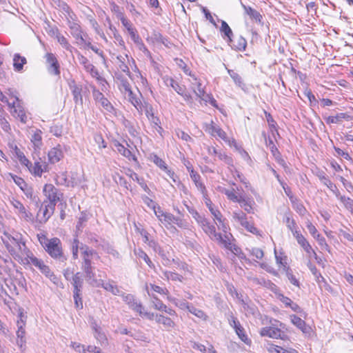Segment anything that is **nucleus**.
<instances>
[{"mask_svg":"<svg viewBox=\"0 0 353 353\" xmlns=\"http://www.w3.org/2000/svg\"><path fill=\"white\" fill-rule=\"evenodd\" d=\"M126 144L128 148L120 143L119 141H116L114 142V146L119 153L127 158L129 161H133L135 163H138L137 158L132 154L130 150L132 149V147L128 143Z\"/></svg>","mask_w":353,"mask_h":353,"instance_id":"obj_16","label":"nucleus"},{"mask_svg":"<svg viewBox=\"0 0 353 353\" xmlns=\"http://www.w3.org/2000/svg\"><path fill=\"white\" fill-rule=\"evenodd\" d=\"M44 250L54 259L61 262H64L67 259L63 252L61 241L59 238L50 239V242L46 245Z\"/></svg>","mask_w":353,"mask_h":353,"instance_id":"obj_3","label":"nucleus"},{"mask_svg":"<svg viewBox=\"0 0 353 353\" xmlns=\"http://www.w3.org/2000/svg\"><path fill=\"white\" fill-rule=\"evenodd\" d=\"M204 130L213 137H218L225 142H229L227 134L223 131L219 125H217L214 121H211L210 123H205Z\"/></svg>","mask_w":353,"mask_h":353,"instance_id":"obj_12","label":"nucleus"},{"mask_svg":"<svg viewBox=\"0 0 353 353\" xmlns=\"http://www.w3.org/2000/svg\"><path fill=\"white\" fill-rule=\"evenodd\" d=\"M28 169L34 175L41 176L43 172L48 171V165L46 162L37 161L34 162V165H32Z\"/></svg>","mask_w":353,"mask_h":353,"instance_id":"obj_22","label":"nucleus"},{"mask_svg":"<svg viewBox=\"0 0 353 353\" xmlns=\"http://www.w3.org/2000/svg\"><path fill=\"white\" fill-rule=\"evenodd\" d=\"M48 156L50 163L54 164L59 162L63 156L61 146L59 145L57 147L52 148L48 152Z\"/></svg>","mask_w":353,"mask_h":353,"instance_id":"obj_24","label":"nucleus"},{"mask_svg":"<svg viewBox=\"0 0 353 353\" xmlns=\"http://www.w3.org/2000/svg\"><path fill=\"white\" fill-rule=\"evenodd\" d=\"M188 311L192 313V314L195 315L199 319H201L203 320H207L208 316L205 314V313L202 311L200 309L196 308L195 307L192 305H190V307L188 308Z\"/></svg>","mask_w":353,"mask_h":353,"instance_id":"obj_51","label":"nucleus"},{"mask_svg":"<svg viewBox=\"0 0 353 353\" xmlns=\"http://www.w3.org/2000/svg\"><path fill=\"white\" fill-rule=\"evenodd\" d=\"M90 24L92 25V27L94 29L96 33L99 34L103 41L108 42V39L105 37L104 32L100 29L99 25L97 23V21L94 19H90Z\"/></svg>","mask_w":353,"mask_h":353,"instance_id":"obj_50","label":"nucleus"},{"mask_svg":"<svg viewBox=\"0 0 353 353\" xmlns=\"http://www.w3.org/2000/svg\"><path fill=\"white\" fill-rule=\"evenodd\" d=\"M9 146L13 150L14 155L21 165H25L27 168H30L32 166V163L26 157L23 152L21 151L16 144L10 143Z\"/></svg>","mask_w":353,"mask_h":353,"instance_id":"obj_20","label":"nucleus"},{"mask_svg":"<svg viewBox=\"0 0 353 353\" xmlns=\"http://www.w3.org/2000/svg\"><path fill=\"white\" fill-rule=\"evenodd\" d=\"M55 206L44 201L41 205L37 216L40 223H46L54 214Z\"/></svg>","mask_w":353,"mask_h":353,"instance_id":"obj_11","label":"nucleus"},{"mask_svg":"<svg viewBox=\"0 0 353 353\" xmlns=\"http://www.w3.org/2000/svg\"><path fill=\"white\" fill-rule=\"evenodd\" d=\"M223 192L227 196L228 199L234 201L239 203L241 198L243 197L242 195H238L235 192V190L234 189H225Z\"/></svg>","mask_w":353,"mask_h":353,"instance_id":"obj_44","label":"nucleus"},{"mask_svg":"<svg viewBox=\"0 0 353 353\" xmlns=\"http://www.w3.org/2000/svg\"><path fill=\"white\" fill-rule=\"evenodd\" d=\"M24 194L27 198L30 199L33 202H37L39 200L38 196L34 194L33 188L28 185L22 190Z\"/></svg>","mask_w":353,"mask_h":353,"instance_id":"obj_49","label":"nucleus"},{"mask_svg":"<svg viewBox=\"0 0 353 353\" xmlns=\"http://www.w3.org/2000/svg\"><path fill=\"white\" fill-rule=\"evenodd\" d=\"M72 285L74 287L73 292H81L83 288V280L79 272L72 275Z\"/></svg>","mask_w":353,"mask_h":353,"instance_id":"obj_36","label":"nucleus"},{"mask_svg":"<svg viewBox=\"0 0 353 353\" xmlns=\"http://www.w3.org/2000/svg\"><path fill=\"white\" fill-rule=\"evenodd\" d=\"M45 58L48 72L50 74L59 76L61 73L60 65L56 56L53 53L48 52L46 54Z\"/></svg>","mask_w":353,"mask_h":353,"instance_id":"obj_8","label":"nucleus"},{"mask_svg":"<svg viewBox=\"0 0 353 353\" xmlns=\"http://www.w3.org/2000/svg\"><path fill=\"white\" fill-rule=\"evenodd\" d=\"M346 117V114L339 113L336 116H330L326 118V122L327 123H338L342 121L343 119Z\"/></svg>","mask_w":353,"mask_h":353,"instance_id":"obj_54","label":"nucleus"},{"mask_svg":"<svg viewBox=\"0 0 353 353\" xmlns=\"http://www.w3.org/2000/svg\"><path fill=\"white\" fill-rule=\"evenodd\" d=\"M113 282L110 283H104V281L101 279H96L95 278L91 281L89 283L92 285L94 287H100L101 286L105 290L110 292L112 290V288H114V285L112 283Z\"/></svg>","mask_w":353,"mask_h":353,"instance_id":"obj_37","label":"nucleus"},{"mask_svg":"<svg viewBox=\"0 0 353 353\" xmlns=\"http://www.w3.org/2000/svg\"><path fill=\"white\" fill-rule=\"evenodd\" d=\"M70 89L72 90V93L73 95V99L76 104L80 103L83 104V97L81 94L82 88L81 85H78L75 83L70 85Z\"/></svg>","mask_w":353,"mask_h":353,"instance_id":"obj_31","label":"nucleus"},{"mask_svg":"<svg viewBox=\"0 0 353 353\" xmlns=\"http://www.w3.org/2000/svg\"><path fill=\"white\" fill-rule=\"evenodd\" d=\"M235 332L243 342L247 345L250 344L251 340L248 337L244 328L241 325L235 329Z\"/></svg>","mask_w":353,"mask_h":353,"instance_id":"obj_47","label":"nucleus"},{"mask_svg":"<svg viewBox=\"0 0 353 353\" xmlns=\"http://www.w3.org/2000/svg\"><path fill=\"white\" fill-rule=\"evenodd\" d=\"M271 325L261 328L260 334L262 336H268L272 339H281L285 340L288 336L281 328L284 329L285 325L280 321L273 319L270 320Z\"/></svg>","mask_w":353,"mask_h":353,"instance_id":"obj_2","label":"nucleus"},{"mask_svg":"<svg viewBox=\"0 0 353 353\" xmlns=\"http://www.w3.org/2000/svg\"><path fill=\"white\" fill-rule=\"evenodd\" d=\"M92 96L94 101L99 103L107 112H112L114 108L107 98L104 97L102 92H101L96 88L92 89Z\"/></svg>","mask_w":353,"mask_h":353,"instance_id":"obj_14","label":"nucleus"},{"mask_svg":"<svg viewBox=\"0 0 353 353\" xmlns=\"http://www.w3.org/2000/svg\"><path fill=\"white\" fill-rule=\"evenodd\" d=\"M154 40L158 42L163 44L166 47H169V44L170 43L168 40L163 37L161 34L159 32H154Z\"/></svg>","mask_w":353,"mask_h":353,"instance_id":"obj_64","label":"nucleus"},{"mask_svg":"<svg viewBox=\"0 0 353 353\" xmlns=\"http://www.w3.org/2000/svg\"><path fill=\"white\" fill-rule=\"evenodd\" d=\"M94 338L101 343L104 344L107 342L105 334L102 332L101 329L97 330L94 334Z\"/></svg>","mask_w":353,"mask_h":353,"instance_id":"obj_63","label":"nucleus"},{"mask_svg":"<svg viewBox=\"0 0 353 353\" xmlns=\"http://www.w3.org/2000/svg\"><path fill=\"white\" fill-rule=\"evenodd\" d=\"M216 157L218 159L221 161H223L226 163L227 165L230 166H233V159L231 157L228 156L222 150H219V152L217 153Z\"/></svg>","mask_w":353,"mask_h":353,"instance_id":"obj_52","label":"nucleus"},{"mask_svg":"<svg viewBox=\"0 0 353 353\" xmlns=\"http://www.w3.org/2000/svg\"><path fill=\"white\" fill-rule=\"evenodd\" d=\"M220 31L221 33H223V37L225 39V37H227L228 40V43H232V36H233V32L231 30V28H230V26H228V24L225 21H221V28H220Z\"/></svg>","mask_w":353,"mask_h":353,"instance_id":"obj_35","label":"nucleus"},{"mask_svg":"<svg viewBox=\"0 0 353 353\" xmlns=\"http://www.w3.org/2000/svg\"><path fill=\"white\" fill-rule=\"evenodd\" d=\"M78 60L79 63L84 67V69L89 72L92 77L96 78L98 80L102 79L98 70L90 63L89 60L85 57L79 54L78 56Z\"/></svg>","mask_w":353,"mask_h":353,"instance_id":"obj_15","label":"nucleus"},{"mask_svg":"<svg viewBox=\"0 0 353 353\" xmlns=\"http://www.w3.org/2000/svg\"><path fill=\"white\" fill-rule=\"evenodd\" d=\"M19 320L17 321V327L18 330L17 331V345L20 347H22L23 345L26 343L25 340V334L26 331L23 328L25 323H26V316L23 314V312H20L19 314Z\"/></svg>","mask_w":353,"mask_h":353,"instance_id":"obj_13","label":"nucleus"},{"mask_svg":"<svg viewBox=\"0 0 353 353\" xmlns=\"http://www.w3.org/2000/svg\"><path fill=\"white\" fill-rule=\"evenodd\" d=\"M145 290L149 296L152 297V303L153 304V307L159 311H161L163 309L165 308V305L154 294L150 293L149 290V286L148 284L145 285Z\"/></svg>","mask_w":353,"mask_h":353,"instance_id":"obj_33","label":"nucleus"},{"mask_svg":"<svg viewBox=\"0 0 353 353\" xmlns=\"http://www.w3.org/2000/svg\"><path fill=\"white\" fill-rule=\"evenodd\" d=\"M242 6L245 12V13L250 17L251 19H254L258 21H261V15L260 13L256 10L252 8L250 6H246L242 4Z\"/></svg>","mask_w":353,"mask_h":353,"instance_id":"obj_39","label":"nucleus"},{"mask_svg":"<svg viewBox=\"0 0 353 353\" xmlns=\"http://www.w3.org/2000/svg\"><path fill=\"white\" fill-rule=\"evenodd\" d=\"M74 293V304L77 308L82 309L83 308V301L81 299V292H73Z\"/></svg>","mask_w":353,"mask_h":353,"instance_id":"obj_62","label":"nucleus"},{"mask_svg":"<svg viewBox=\"0 0 353 353\" xmlns=\"http://www.w3.org/2000/svg\"><path fill=\"white\" fill-rule=\"evenodd\" d=\"M27 60L25 57L21 56L17 53L13 57V67L15 71L21 72L23 69V65L26 64Z\"/></svg>","mask_w":353,"mask_h":353,"instance_id":"obj_28","label":"nucleus"},{"mask_svg":"<svg viewBox=\"0 0 353 353\" xmlns=\"http://www.w3.org/2000/svg\"><path fill=\"white\" fill-rule=\"evenodd\" d=\"M80 242L77 238H74L72 244V257L74 259H78V252L79 250Z\"/></svg>","mask_w":353,"mask_h":353,"instance_id":"obj_60","label":"nucleus"},{"mask_svg":"<svg viewBox=\"0 0 353 353\" xmlns=\"http://www.w3.org/2000/svg\"><path fill=\"white\" fill-rule=\"evenodd\" d=\"M228 73L230 77L233 79L235 84L238 85L239 88H241L242 90H244L245 84L243 83L241 76L232 70H229Z\"/></svg>","mask_w":353,"mask_h":353,"instance_id":"obj_40","label":"nucleus"},{"mask_svg":"<svg viewBox=\"0 0 353 353\" xmlns=\"http://www.w3.org/2000/svg\"><path fill=\"white\" fill-rule=\"evenodd\" d=\"M285 270L286 276L288 277L290 282L292 285H294L296 287H299V281L296 278V276L293 274L292 270L290 268H286V270Z\"/></svg>","mask_w":353,"mask_h":353,"instance_id":"obj_56","label":"nucleus"},{"mask_svg":"<svg viewBox=\"0 0 353 353\" xmlns=\"http://www.w3.org/2000/svg\"><path fill=\"white\" fill-rule=\"evenodd\" d=\"M40 272L54 284L58 283V278L54 275V272L50 270L48 265H46Z\"/></svg>","mask_w":353,"mask_h":353,"instance_id":"obj_42","label":"nucleus"},{"mask_svg":"<svg viewBox=\"0 0 353 353\" xmlns=\"http://www.w3.org/2000/svg\"><path fill=\"white\" fill-rule=\"evenodd\" d=\"M56 38L58 41V42L60 43V45L64 48L66 50H68L70 52H72V46L70 44L68 39L62 34H61L59 32H57L56 35Z\"/></svg>","mask_w":353,"mask_h":353,"instance_id":"obj_46","label":"nucleus"},{"mask_svg":"<svg viewBox=\"0 0 353 353\" xmlns=\"http://www.w3.org/2000/svg\"><path fill=\"white\" fill-rule=\"evenodd\" d=\"M3 235L5 238L1 237L2 242L14 260L15 254L23 259L32 253V251L26 246V241L21 233L12 235L5 231Z\"/></svg>","mask_w":353,"mask_h":353,"instance_id":"obj_1","label":"nucleus"},{"mask_svg":"<svg viewBox=\"0 0 353 353\" xmlns=\"http://www.w3.org/2000/svg\"><path fill=\"white\" fill-rule=\"evenodd\" d=\"M12 97L14 98V100L12 103L10 102L8 103V107L11 110V113L14 117L19 118L22 123H26L27 116L21 104V101L15 95H12Z\"/></svg>","mask_w":353,"mask_h":353,"instance_id":"obj_6","label":"nucleus"},{"mask_svg":"<svg viewBox=\"0 0 353 353\" xmlns=\"http://www.w3.org/2000/svg\"><path fill=\"white\" fill-rule=\"evenodd\" d=\"M93 255H83L82 257V263H81V269L85 273V276L86 281L90 283L94 279L95 274L93 272L94 268L92 266L91 259Z\"/></svg>","mask_w":353,"mask_h":353,"instance_id":"obj_9","label":"nucleus"},{"mask_svg":"<svg viewBox=\"0 0 353 353\" xmlns=\"http://www.w3.org/2000/svg\"><path fill=\"white\" fill-rule=\"evenodd\" d=\"M292 323L296 326L299 329H300L303 333L308 334L311 331V327L307 325L305 322L301 319L300 317L292 315L291 316Z\"/></svg>","mask_w":353,"mask_h":353,"instance_id":"obj_26","label":"nucleus"},{"mask_svg":"<svg viewBox=\"0 0 353 353\" xmlns=\"http://www.w3.org/2000/svg\"><path fill=\"white\" fill-rule=\"evenodd\" d=\"M42 132L39 129L32 131L30 141L33 144L34 152L39 151L43 145L42 143Z\"/></svg>","mask_w":353,"mask_h":353,"instance_id":"obj_23","label":"nucleus"},{"mask_svg":"<svg viewBox=\"0 0 353 353\" xmlns=\"http://www.w3.org/2000/svg\"><path fill=\"white\" fill-rule=\"evenodd\" d=\"M43 193L47 198V203L56 206L59 201L63 200V193L52 184H46L43 187Z\"/></svg>","mask_w":353,"mask_h":353,"instance_id":"obj_4","label":"nucleus"},{"mask_svg":"<svg viewBox=\"0 0 353 353\" xmlns=\"http://www.w3.org/2000/svg\"><path fill=\"white\" fill-rule=\"evenodd\" d=\"M198 224L211 239H213V236H219L218 233L216 232L214 225L211 224L205 217H204Z\"/></svg>","mask_w":353,"mask_h":353,"instance_id":"obj_18","label":"nucleus"},{"mask_svg":"<svg viewBox=\"0 0 353 353\" xmlns=\"http://www.w3.org/2000/svg\"><path fill=\"white\" fill-rule=\"evenodd\" d=\"M107 21L109 25V29L111 31V32L112 33L113 37L115 39V42L119 44V46H120L121 47L125 48V42H124L121 35L119 33L117 28L112 24V23L109 19H107Z\"/></svg>","mask_w":353,"mask_h":353,"instance_id":"obj_32","label":"nucleus"},{"mask_svg":"<svg viewBox=\"0 0 353 353\" xmlns=\"http://www.w3.org/2000/svg\"><path fill=\"white\" fill-rule=\"evenodd\" d=\"M68 26L70 28L71 35L77 41V43H85V37L88 36L86 33H83L81 26L76 21H70L68 19Z\"/></svg>","mask_w":353,"mask_h":353,"instance_id":"obj_7","label":"nucleus"},{"mask_svg":"<svg viewBox=\"0 0 353 353\" xmlns=\"http://www.w3.org/2000/svg\"><path fill=\"white\" fill-rule=\"evenodd\" d=\"M163 81L167 86L172 88L179 94H182L183 90H186L184 85H181L173 78L165 76L163 77Z\"/></svg>","mask_w":353,"mask_h":353,"instance_id":"obj_27","label":"nucleus"},{"mask_svg":"<svg viewBox=\"0 0 353 353\" xmlns=\"http://www.w3.org/2000/svg\"><path fill=\"white\" fill-rule=\"evenodd\" d=\"M155 321L158 323L163 324L166 328H170L174 326V323L170 318L161 314H156Z\"/></svg>","mask_w":353,"mask_h":353,"instance_id":"obj_38","label":"nucleus"},{"mask_svg":"<svg viewBox=\"0 0 353 353\" xmlns=\"http://www.w3.org/2000/svg\"><path fill=\"white\" fill-rule=\"evenodd\" d=\"M15 260L22 265H32L38 268L39 271L42 270L46 265L42 259L36 257L32 252L28 257L23 259L15 254Z\"/></svg>","mask_w":353,"mask_h":353,"instance_id":"obj_10","label":"nucleus"},{"mask_svg":"<svg viewBox=\"0 0 353 353\" xmlns=\"http://www.w3.org/2000/svg\"><path fill=\"white\" fill-rule=\"evenodd\" d=\"M134 254L139 258L142 259L148 264V265L150 268H154V265L153 264V263L152 262V261L150 260V259L149 258L148 254L143 250H142L141 249L135 250Z\"/></svg>","mask_w":353,"mask_h":353,"instance_id":"obj_43","label":"nucleus"},{"mask_svg":"<svg viewBox=\"0 0 353 353\" xmlns=\"http://www.w3.org/2000/svg\"><path fill=\"white\" fill-rule=\"evenodd\" d=\"M163 275L167 279H170L174 281H180L182 282L183 276L176 272H170V271H164Z\"/></svg>","mask_w":353,"mask_h":353,"instance_id":"obj_53","label":"nucleus"},{"mask_svg":"<svg viewBox=\"0 0 353 353\" xmlns=\"http://www.w3.org/2000/svg\"><path fill=\"white\" fill-rule=\"evenodd\" d=\"M283 222L285 223L288 228L292 232L293 236H300L301 234L298 231V227L294 219L291 216V212L289 211L284 214Z\"/></svg>","mask_w":353,"mask_h":353,"instance_id":"obj_19","label":"nucleus"},{"mask_svg":"<svg viewBox=\"0 0 353 353\" xmlns=\"http://www.w3.org/2000/svg\"><path fill=\"white\" fill-rule=\"evenodd\" d=\"M307 266L310 270L316 277V280L318 283L325 281V279L321 276V273L318 271V270L314 265H313L310 262H309Z\"/></svg>","mask_w":353,"mask_h":353,"instance_id":"obj_55","label":"nucleus"},{"mask_svg":"<svg viewBox=\"0 0 353 353\" xmlns=\"http://www.w3.org/2000/svg\"><path fill=\"white\" fill-rule=\"evenodd\" d=\"M232 217L234 220L241 224V226L246 223L247 216L246 214L242 211L233 212Z\"/></svg>","mask_w":353,"mask_h":353,"instance_id":"obj_48","label":"nucleus"},{"mask_svg":"<svg viewBox=\"0 0 353 353\" xmlns=\"http://www.w3.org/2000/svg\"><path fill=\"white\" fill-rule=\"evenodd\" d=\"M119 80V88L122 92L128 93V97L133 95L130 85L128 79L123 77L118 78Z\"/></svg>","mask_w":353,"mask_h":353,"instance_id":"obj_34","label":"nucleus"},{"mask_svg":"<svg viewBox=\"0 0 353 353\" xmlns=\"http://www.w3.org/2000/svg\"><path fill=\"white\" fill-rule=\"evenodd\" d=\"M190 175L197 189L201 192L203 196L205 197L207 194V190L204 184L200 181L201 176L197 172H194L192 169L190 170Z\"/></svg>","mask_w":353,"mask_h":353,"instance_id":"obj_25","label":"nucleus"},{"mask_svg":"<svg viewBox=\"0 0 353 353\" xmlns=\"http://www.w3.org/2000/svg\"><path fill=\"white\" fill-rule=\"evenodd\" d=\"M128 306L130 309L139 313V314H140V312L144 308L141 303L137 301L135 299L128 305Z\"/></svg>","mask_w":353,"mask_h":353,"instance_id":"obj_57","label":"nucleus"},{"mask_svg":"<svg viewBox=\"0 0 353 353\" xmlns=\"http://www.w3.org/2000/svg\"><path fill=\"white\" fill-rule=\"evenodd\" d=\"M79 250H81V256L83 255H88V254L94 255L97 253L94 250L90 249L88 245H84L81 243L79 244Z\"/></svg>","mask_w":353,"mask_h":353,"instance_id":"obj_59","label":"nucleus"},{"mask_svg":"<svg viewBox=\"0 0 353 353\" xmlns=\"http://www.w3.org/2000/svg\"><path fill=\"white\" fill-rule=\"evenodd\" d=\"M40 272L54 284L58 283V278L54 275V272L50 270L48 265H46Z\"/></svg>","mask_w":353,"mask_h":353,"instance_id":"obj_41","label":"nucleus"},{"mask_svg":"<svg viewBox=\"0 0 353 353\" xmlns=\"http://www.w3.org/2000/svg\"><path fill=\"white\" fill-rule=\"evenodd\" d=\"M232 49L237 51H244L247 46V41L245 38L240 36L236 40L232 39V43H228Z\"/></svg>","mask_w":353,"mask_h":353,"instance_id":"obj_30","label":"nucleus"},{"mask_svg":"<svg viewBox=\"0 0 353 353\" xmlns=\"http://www.w3.org/2000/svg\"><path fill=\"white\" fill-rule=\"evenodd\" d=\"M203 198L205 199V203L206 206L209 209L211 214L214 216V219H216L219 224H222L223 230L225 231L226 227L223 225V216L221 212L214 206L210 199L208 198L207 195Z\"/></svg>","mask_w":353,"mask_h":353,"instance_id":"obj_17","label":"nucleus"},{"mask_svg":"<svg viewBox=\"0 0 353 353\" xmlns=\"http://www.w3.org/2000/svg\"><path fill=\"white\" fill-rule=\"evenodd\" d=\"M240 206L243 208L244 210L248 213H251L252 211V207L250 201H247L243 196L239 202Z\"/></svg>","mask_w":353,"mask_h":353,"instance_id":"obj_61","label":"nucleus"},{"mask_svg":"<svg viewBox=\"0 0 353 353\" xmlns=\"http://www.w3.org/2000/svg\"><path fill=\"white\" fill-rule=\"evenodd\" d=\"M336 196L339 198V199L343 203L345 207L350 210V212L353 209V200L349 197H345V196H341L339 191L335 192Z\"/></svg>","mask_w":353,"mask_h":353,"instance_id":"obj_45","label":"nucleus"},{"mask_svg":"<svg viewBox=\"0 0 353 353\" xmlns=\"http://www.w3.org/2000/svg\"><path fill=\"white\" fill-rule=\"evenodd\" d=\"M219 236H213L212 240L216 241L220 245L225 247L226 249L231 248L232 243L231 242L230 238L232 237L231 234H225L223 236L218 233Z\"/></svg>","mask_w":353,"mask_h":353,"instance_id":"obj_29","label":"nucleus"},{"mask_svg":"<svg viewBox=\"0 0 353 353\" xmlns=\"http://www.w3.org/2000/svg\"><path fill=\"white\" fill-rule=\"evenodd\" d=\"M128 306L130 309L139 313V314H140V312L144 308L141 303L137 301L135 299L128 305Z\"/></svg>","mask_w":353,"mask_h":353,"instance_id":"obj_58","label":"nucleus"},{"mask_svg":"<svg viewBox=\"0 0 353 353\" xmlns=\"http://www.w3.org/2000/svg\"><path fill=\"white\" fill-rule=\"evenodd\" d=\"M10 202L14 209V212L19 215L20 219L28 222L33 221L32 214L26 209L25 206L20 201L12 198Z\"/></svg>","mask_w":353,"mask_h":353,"instance_id":"obj_5","label":"nucleus"},{"mask_svg":"<svg viewBox=\"0 0 353 353\" xmlns=\"http://www.w3.org/2000/svg\"><path fill=\"white\" fill-rule=\"evenodd\" d=\"M296 239L298 243L300 245V246L307 254L309 257L316 256V253L313 250V248H312L309 242L307 241V239L302 234L296 236Z\"/></svg>","mask_w":353,"mask_h":353,"instance_id":"obj_21","label":"nucleus"}]
</instances>
